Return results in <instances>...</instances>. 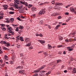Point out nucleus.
<instances>
[{
    "label": "nucleus",
    "instance_id": "15",
    "mask_svg": "<svg viewBox=\"0 0 76 76\" xmlns=\"http://www.w3.org/2000/svg\"><path fill=\"white\" fill-rule=\"evenodd\" d=\"M8 58H9L7 57V55H5L4 56V59H6V60H8L9 59H8Z\"/></svg>",
    "mask_w": 76,
    "mask_h": 76
},
{
    "label": "nucleus",
    "instance_id": "16",
    "mask_svg": "<svg viewBox=\"0 0 76 76\" xmlns=\"http://www.w3.org/2000/svg\"><path fill=\"white\" fill-rule=\"evenodd\" d=\"M8 32H10V33H11V34H12V35H13L14 34V32H13L9 31L8 30Z\"/></svg>",
    "mask_w": 76,
    "mask_h": 76
},
{
    "label": "nucleus",
    "instance_id": "36",
    "mask_svg": "<svg viewBox=\"0 0 76 76\" xmlns=\"http://www.w3.org/2000/svg\"><path fill=\"white\" fill-rule=\"evenodd\" d=\"M26 6H28V7H29V6L28 5V4L26 2H25V4H24Z\"/></svg>",
    "mask_w": 76,
    "mask_h": 76
},
{
    "label": "nucleus",
    "instance_id": "53",
    "mask_svg": "<svg viewBox=\"0 0 76 76\" xmlns=\"http://www.w3.org/2000/svg\"><path fill=\"white\" fill-rule=\"evenodd\" d=\"M35 9V7H33L32 8H31V10H34Z\"/></svg>",
    "mask_w": 76,
    "mask_h": 76
},
{
    "label": "nucleus",
    "instance_id": "10",
    "mask_svg": "<svg viewBox=\"0 0 76 76\" xmlns=\"http://www.w3.org/2000/svg\"><path fill=\"white\" fill-rule=\"evenodd\" d=\"M15 3H17L19 4V0H14Z\"/></svg>",
    "mask_w": 76,
    "mask_h": 76
},
{
    "label": "nucleus",
    "instance_id": "31",
    "mask_svg": "<svg viewBox=\"0 0 76 76\" xmlns=\"http://www.w3.org/2000/svg\"><path fill=\"white\" fill-rule=\"evenodd\" d=\"M75 46V44H73V45H72V46H71V48L73 49V48H74V47Z\"/></svg>",
    "mask_w": 76,
    "mask_h": 76
},
{
    "label": "nucleus",
    "instance_id": "43",
    "mask_svg": "<svg viewBox=\"0 0 76 76\" xmlns=\"http://www.w3.org/2000/svg\"><path fill=\"white\" fill-rule=\"evenodd\" d=\"M0 54H3V51L1 50H0Z\"/></svg>",
    "mask_w": 76,
    "mask_h": 76
},
{
    "label": "nucleus",
    "instance_id": "19",
    "mask_svg": "<svg viewBox=\"0 0 76 76\" xmlns=\"http://www.w3.org/2000/svg\"><path fill=\"white\" fill-rule=\"evenodd\" d=\"M5 45L6 46H7V47H8V46H10V45H10V43H6V45L5 44Z\"/></svg>",
    "mask_w": 76,
    "mask_h": 76
},
{
    "label": "nucleus",
    "instance_id": "11",
    "mask_svg": "<svg viewBox=\"0 0 76 76\" xmlns=\"http://www.w3.org/2000/svg\"><path fill=\"white\" fill-rule=\"evenodd\" d=\"M14 21V18H11L10 19V22H13V21Z\"/></svg>",
    "mask_w": 76,
    "mask_h": 76
},
{
    "label": "nucleus",
    "instance_id": "20",
    "mask_svg": "<svg viewBox=\"0 0 76 76\" xmlns=\"http://www.w3.org/2000/svg\"><path fill=\"white\" fill-rule=\"evenodd\" d=\"M9 14L10 15H13V14H14L15 13V12H9Z\"/></svg>",
    "mask_w": 76,
    "mask_h": 76
},
{
    "label": "nucleus",
    "instance_id": "21",
    "mask_svg": "<svg viewBox=\"0 0 76 76\" xmlns=\"http://www.w3.org/2000/svg\"><path fill=\"white\" fill-rule=\"evenodd\" d=\"M21 64L23 65V66H25V63L23 61H22L21 62Z\"/></svg>",
    "mask_w": 76,
    "mask_h": 76
},
{
    "label": "nucleus",
    "instance_id": "49",
    "mask_svg": "<svg viewBox=\"0 0 76 76\" xmlns=\"http://www.w3.org/2000/svg\"><path fill=\"white\" fill-rule=\"evenodd\" d=\"M39 36H40V37H42V34H40Z\"/></svg>",
    "mask_w": 76,
    "mask_h": 76
},
{
    "label": "nucleus",
    "instance_id": "6",
    "mask_svg": "<svg viewBox=\"0 0 76 76\" xmlns=\"http://www.w3.org/2000/svg\"><path fill=\"white\" fill-rule=\"evenodd\" d=\"M7 31H10L12 32V30H13V29H12V28L11 27H10L9 28H7Z\"/></svg>",
    "mask_w": 76,
    "mask_h": 76
},
{
    "label": "nucleus",
    "instance_id": "47",
    "mask_svg": "<svg viewBox=\"0 0 76 76\" xmlns=\"http://www.w3.org/2000/svg\"><path fill=\"white\" fill-rule=\"evenodd\" d=\"M62 46H63V45H60L58 46V48H60V47H62Z\"/></svg>",
    "mask_w": 76,
    "mask_h": 76
},
{
    "label": "nucleus",
    "instance_id": "60",
    "mask_svg": "<svg viewBox=\"0 0 76 76\" xmlns=\"http://www.w3.org/2000/svg\"><path fill=\"white\" fill-rule=\"evenodd\" d=\"M66 42H69V40L66 39L65 40Z\"/></svg>",
    "mask_w": 76,
    "mask_h": 76
},
{
    "label": "nucleus",
    "instance_id": "32",
    "mask_svg": "<svg viewBox=\"0 0 76 76\" xmlns=\"http://www.w3.org/2000/svg\"><path fill=\"white\" fill-rule=\"evenodd\" d=\"M7 71H5L4 73L5 74V76H6L7 75Z\"/></svg>",
    "mask_w": 76,
    "mask_h": 76
},
{
    "label": "nucleus",
    "instance_id": "35",
    "mask_svg": "<svg viewBox=\"0 0 76 76\" xmlns=\"http://www.w3.org/2000/svg\"><path fill=\"white\" fill-rule=\"evenodd\" d=\"M19 28L17 27L16 28V29L15 30V31L18 32V31H19Z\"/></svg>",
    "mask_w": 76,
    "mask_h": 76
},
{
    "label": "nucleus",
    "instance_id": "59",
    "mask_svg": "<svg viewBox=\"0 0 76 76\" xmlns=\"http://www.w3.org/2000/svg\"><path fill=\"white\" fill-rule=\"evenodd\" d=\"M73 58H72L70 59V61H73Z\"/></svg>",
    "mask_w": 76,
    "mask_h": 76
},
{
    "label": "nucleus",
    "instance_id": "9",
    "mask_svg": "<svg viewBox=\"0 0 76 76\" xmlns=\"http://www.w3.org/2000/svg\"><path fill=\"white\" fill-rule=\"evenodd\" d=\"M25 41L26 42V43H27L28 41H29V38H26L25 39Z\"/></svg>",
    "mask_w": 76,
    "mask_h": 76
},
{
    "label": "nucleus",
    "instance_id": "37",
    "mask_svg": "<svg viewBox=\"0 0 76 76\" xmlns=\"http://www.w3.org/2000/svg\"><path fill=\"white\" fill-rule=\"evenodd\" d=\"M3 16L1 15H0V19H3Z\"/></svg>",
    "mask_w": 76,
    "mask_h": 76
},
{
    "label": "nucleus",
    "instance_id": "45",
    "mask_svg": "<svg viewBox=\"0 0 76 76\" xmlns=\"http://www.w3.org/2000/svg\"><path fill=\"white\" fill-rule=\"evenodd\" d=\"M3 48L4 50H7V48L5 47H3Z\"/></svg>",
    "mask_w": 76,
    "mask_h": 76
},
{
    "label": "nucleus",
    "instance_id": "40",
    "mask_svg": "<svg viewBox=\"0 0 76 76\" xmlns=\"http://www.w3.org/2000/svg\"><path fill=\"white\" fill-rule=\"evenodd\" d=\"M61 16H59L58 17V19H61Z\"/></svg>",
    "mask_w": 76,
    "mask_h": 76
},
{
    "label": "nucleus",
    "instance_id": "22",
    "mask_svg": "<svg viewBox=\"0 0 76 76\" xmlns=\"http://www.w3.org/2000/svg\"><path fill=\"white\" fill-rule=\"evenodd\" d=\"M57 15V14L55 13H53L52 15H51V16H56Z\"/></svg>",
    "mask_w": 76,
    "mask_h": 76
},
{
    "label": "nucleus",
    "instance_id": "63",
    "mask_svg": "<svg viewBox=\"0 0 76 76\" xmlns=\"http://www.w3.org/2000/svg\"><path fill=\"white\" fill-rule=\"evenodd\" d=\"M0 62L1 63H3V60L2 59L0 60Z\"/></svg>",
    "mask_w": 76,
    "mask_h": 76
},
{
    "label": "nucleus",
    "instance_id": "46",
    "mask_svg": "<svg viewBox=\"0 0 76 76\" xmlns=\"http://www.w3.org/2000/svg\"><path fill=\"white\" fill-rule=\"evenodd\" d=\"M6 43H7V42H6V41H3V44H5V45L6 44Z\"/></svg>",
    "mask_w": 76,
    "mask_h": 76
},
{
    "label": "nucleus",
    "instance_id": "58",
    "mask_svg": "<svg viewBox=\"0 0 76 76\" xmlns=\"http://www.w3.org/2000/svg\"><path fill=\"white\" fill-rule=\"evenodd\" d=\"M64 73H67V70H65L64 71Z\"/></svg>",
    "mask_w": 76,
    "mask_h": 76
},
{
    "label": "nucleus",
    "instance_id": "39",
    "mask_svg": "<svg viewBox=\"0 0 76 76\" xmlns=\"http://www.w3.org/2000/svg\"><path fill=\"white\" fill-rule=\"evenodd\" d=\"M9 9L10 10H15L13 7L10 8Z\"/></svg>",
    "mask_w": 76,
    "mask_h": 76
},
{
    "label": "nucleus",
    "instance_id": "8",
    "mask_svg": "<svg viewBox=\"0 0 76 76\" xmlns=\"http://www.w3.org/2000/svg\"><path fill=\"white\" fill-rule=\"evenodd\" d=\"M38 41L39 42H40L41 44H42L43 43H45V41H43L42 40H38Z\"/></svg>",
    "mask_w": 76,
    "mask_h": 76
},
{
    "label": "nucleus",
    "instance_id": "62",
    "mask_svg": "<svg viewBox=\"0 0 76 76\" xmlns=\"http://www.w3.org/2000/svg\"><path fill=\"white\" fill-rule=\"evenodd\" d=\"M12 25L13 26H17V25H15L14 24H12Z\"/></svg>",
    "mask_w": 76,
    "mask_h": 76
},
{
    "label": "nucleus",
    "instance_id": "64",
    "mask_svg": "<svg viewBox=\"0 0 76 76\" xmlns=\"http://www.w3.org/2000/svg\"><path fill=\"white\" fill-rule=\"evenodd\" d=\"M20 57H21V56H23V53H20Z\"/></svg>",
    "mask_w": 76,
    "mask_h": 76
},
{
    "label": "nucleus",
    "instance_id": "28",
    "mask_svg": "<svg viewBox=\"0 0 76 76\" xmlns=\"http://www.w3.org/2000/svg\"><path fill=\"white\" fill-rule=\"evenodd\" d=\"M63 39V37H59V39L60 41L62 40Z\"/></svg>",
    "mask_w": 76,
    "mask_h": 76
},
{
    "label": "nucleus",
    "instance_id": "30",
    "mask_svg": "<svg viewBox=\"0 0 76 76\" xmlns=\"http://www.w3.org/2000/svg\"><path fill=\"white\" fill-rule=\"evenodd\" d=\"M71 19H72V18L71 17H69V19H68L67 20H66V22H69V20H70Z\"/></svg>",
    "mask_w": 76,
    "mask_h": 76
},
{
    "label": "nucleus",
    "instance_id": "29",
    "mask_svg": "<svg viewBox=\"0 0 76 76\" xmlns=\"http://www.w3.org/2000/svg\"><path fill=\"white\" fill-rule=\"evenodd\" d=\"M18 69H23V66H18Z\"/></svg>",
    "mask_w": 76,
    "mask_h": 76
},
{
    "label": "nucleus",
    "instance_id": "48",
    "mask_svg": "<svg viewBox=\"0 0 76 76\" xmlns=\"http://www.w3.org/2000/svg\"><path fill=\"white\" fill-rule=\"evenodd\" d=\"M51 73V72L50 71L48 72L47 73H46V74H48V75H49V74L50 73Z\"/></svg>",
    "mask_w": 76,
    "mask_h": 76
},
{
    "label": "nucleus",
    "instance_id": "42",
    "mask_svg": "<svg viewBox=\"0 0 76 76\" xmlns=\"http://www.w3.org/2000/svg\"><path fill=\"white\" fill-rule=\"evenodd\" d=\"M20 3L22 4H25V1L23 2L22 1H21Z\"/></svg>",
    "mask_w": 76,
    "mask_h": 76
},
{
    "label": "nucleus",
    "instance_id": "61",
    "mask_svg": "<svg viewBox=\"0 0 76 76\" xmlns=\"http://www.w3.org/2000/svg\"><path fill=\"white\" fill-rule=\"evenodd\" d=\"M44 55H47V53L45 52L44 53Z\"/></svg>",
    "mask_w": 76,
    "mask_h": 76
},
{
    "label": "nucleus",
    "instance_id": "44",
    "mask_svg": "<svg viewBox=\"0 0 76 76\" xmlns=\"http://www.w3.org/2000/svg\"><path fill=\"white\" fill-rule=\"evenodd\" d=\"M52 65H54V64H56V62H53L52 63Z\"/></svg>",
    "mask_w": 76,
    "mask_h": 76
},
{
    "label": "nucleus",
    "instance_id": "26",
    "mask_svg": "<svg viewBox=\"0 0 76 76\" xmlns=\"http://www.w3.org/2000/svg\"><path fill=\"white\" fill-rule=\"evenodd\" d=\"M0 66H1V67H4V64H0Z\"/></svg>",
    "mask_w": 76,
    "mask_h": 76
},
{
    "label": "nucleus",
    "instance_id": "27",
    "mask_svg": "<svg viewBox=\"0 0 76 76\" xmlns=\"http://www.w3.org/2000/svg\"><path fill=\"white\" fill-rule=\"evenodd\" d=\"M72 50H73V48L70 47H69V51H72Z\"/></svg>",
    "mask_w": 76,
    "mask_h": 76
},
{
    "label": "nucleus",
    "instance_id": "7",
    "mask_svg": "<svg viewBox=\"0 0 76 76\" xmlns=\"http://www.w3.org/2000/svg\"><path fill=\"white\" fill-rule=\"evenodd\" d=\"M70 10L71 11V12H74L75 11V10H76V8H75V9L73 8H71L70 9Z\"/></svg>",
    "mask_w": 76,
    "mask_h": 76
},
{
    "label": "nucleus",
    "instance_id": "2",
    "mask_svg": "<svg viewBox=\"0 0 76 76\" xmlns=\"http://www.w3.org/2000/svg\"><path fill=\"white\" fill-rule=\"evenodd\" d=\"M45 12H46V10L45 9H43L40 11V12H39V13L41 14H45Z\"/></svg>",
    "mask_w": 76,
    "mask_h": 76
},
{
    "label": "nucleus",
    "instance_id": "1",
    "mask_svg": "<svg viewBox=\"0 0 76 76\" xmlns=\"http://www.w3.org/2000/svg\"><path fill=\"white\" fill-rule=\"evenodd\" d=\"M45 67V66H41L39 69H37L36 70L34 71V73H35V72H39L40 70L42 69H43V68H44Z\"/></svg>",
    "mask_w": 76,
    "mask_h": 76
},
{
    "label": "nucleus",
    "instance_id": "52",
    "mask_svg": "<svg viewBox=\"0 0 76 76\" xmlns=\"http://www.w3.org/2000/svg\"><path fill=\"white\" fill-rule=\"evenodd\" d=\"M17 19L18 20H20V21L21 20L20 19V18H19V17H18L17 18Z\"/></svg>",
    "mask_w": 76,
    "mask_h": 76
},
{
    "label": "nucleus",
    "instance_id": "51",
    "mask_svg": "<svg viewBox=\"0 0 76 76\" xmlns=\"http://www.w3.org/2000/svg\"><path fill=\"white\" fill-rule=\"evenodd\" d=\"M51 3L52 4H55V2H54V1H52L51 2Z\"/></svg>",
    "mask_w": 76,
    "mask_h": 76
},
{
    "label": "nucleus",
    "instance_id": "38",
    "mask_svg": "<svg viewBox=\"0 0 76 76\" xmlns=\"http://www.w3.org/2000/svg\"><path fill=\"white\" fill-rule=\"evenodd\" d=\"M39 23L40 24H43V21L42 20H41L39 22Z\"/></svg>",
    "mask_w": 76,
    "mask_h": 76
},
{
    "label": "nucleus",
    "instance_id": "4",
    "mask_svg": "<svg viewBox=\"0 0 76 76\" xmlns=\"http://www.w3.org/2000/svg\"><path fill=\"white\" fill-rule=\"evenodd\" d=\"M3 7H4L3 9L4 10H7V7H8V5H3Z\"/></svg>",
    "mask_w": 76,
    "mask_h": 76
},
{
    "label": "nucleus",
    "instance_id": "50",
    "mask_svg": "<svg viewBox=\"0 0 76 76\" xmlns=\"http://www.w3.org/2000/svg\"><path fill=\"white\" fill-rule=\"evenodd\" d=\"M65 15H69V12H66L65 13Z\"/></svg>",
    "mask_w": 76,
    "mask_h": 76
},
{
    "label": "nucleus",
    "instance_id": "54",
    "mask_svg": "<svg viewBox=\"0 0 76 76\" xmlns=\"http://www.w3.org/2000/svg\"><path fill=\"white\" fill-rule=\"evenodd\" d=\"M6 26H7V28H10V26H9V25H7Z\"/></svg>",
    "mask_w": 76,
    "mask_h": 76
},
{
    "label": "nucleus",
    "instance_id": "41",
    "mask_svg": "<svg viewBox=\"0 0 76 76\" xmlns=\"http://www.w3.org/2000/svg\"><path fill=\"white\" fill-rule=\"evenodd\" d=\"M71 6V5H68L66 7V8H68L69 7H70Z\"/></svg>",
    "mask_w": 76,
    "mask_h": 76
},
{
    "label": "nucleus",
    "instance_id": "55",
    "mask_svg": "<svg viewBox=\"0 0 76 76\" xmlns=\"http://www.w3.org/2000/svg\"><path fill=\"white\" fill-rule=\"evenodd\" d=\"M0 43L1 44H3V41H1V42H0Z\"/></svg>",
    "mask_w": 76,
    "mask_h": 76
},
{
    "label": "nucleus",
    "instance_id": "33",
    "mask_svg": "<svg viewBox=\"0 0 76 76\" xmlns=\"http://www.w3.org/2000/svg\"><path fill=\"white\" fill-rule=\"evenodd\" d=\"M23 26H20L19 28L20 29H23Z\"/></svg>",
    "mask_w": 76,
    "mask_h": 76
},
{
    "label": "nucleus",
    "instance_id": "3",
    "mask_svg": "<svg viewBox=\"0 0 76 76\" xmlns=\"http://www.w3.org/2000/svg\"><path fill=\"white\" fill-rule=\"evenodd\" d=\"M13 6H14V7H15V8L16 9H21V7H18V5L16 4V3L14 4Z\"/></svg>",
    "mask_w": 76,
    "mask_h": 76
},
{
    "label": "nucleus",
    "instance_id": "56",
    "mask_svg": "<svg viewBox=\"0 0 76 76\" xmlns=\"http://www.w3.org/2000/svg\"><path fill=\"white\" fill-rule=\"evenodd\" d=\"M28 6H29V7H31L32 6V5H31L29 4Z\"/></svg>",
    "mask_w": 76,
    "mask_h": 76
},
{
    "label": "nucleus",
    "instance_id": "57",
    "mask_svg": "<svg viewBox=\"0 0 76 76\" xmlns=\"http://www.w3.org/2000/svg\"><path fill=\"white\" fill-rule=\"evenodd\" d=\"M44 3H41L40 5V6H42V5H44Z\"/></svg>",
    "mask_w": 76,
    "mask_h": 76
},
{
    "label": "nucleus",
    "instance_id": "14",
    "mask_svg": "<svg viewBox=\"0 0 76 76\" xmlns=\"http://www.w3.org/2000/svg\"><path fill=\"white\" fill-rule=\"evenodd\" d=\"M48 48H49V49L50 48H53V46L50 45V44L48 45Z\"/></svg>",
    "mask_w": 76,
    "mask_h": 76
},
{
    "label": "nucleus",
    "instance_id": "13",
    "mask_svg": "<svg viewBox=\"0 0 76 76\" xmlns=\"http://www.w3.org/2000/svg\"><path fill=\"white\" fill-rule=\"evenodd\" d=\"M23 39V37H20V40L21 41H23L24 40Z\"/></svg>",
    "mask_w": 76,
    "mask_h": 76
},
{
    "label": "nucleus",
    "instance_id": "23",
    "mask_svg": "<svg viewBox=\"0 0 76 76\" xmlns=\"http://www.w3.org/2000/svg\"><path fill=\"white\" fill-rule=\"evenodd\" d=\"M17 40H19L20 39V36H18L16 37Z\"/></svg>",
    "mask_w": 76,
    "mask_h": 76
},
{
    "label": "nucleus",
    "instance_id": "24",
    "mask_svg": "<svg viewBox=\"0 0 76 76\" xmlns=\"http://www.w3.org/2000/svg\"><path fill=\"white\" fill-rule=\"evenodd\" d=\"M23 72V71L22 70H20L19 71V73H20L21 74Z\"/></svg>",
    "mask_w": 76,
    "mask_h": 76
},
{
    "label": "nucleus",
    "instance_id": "17",
    "mask_svg": "<svg viewBox=\"0 0 76 76\" xmlns=\"http://www.w3.org/2000/svg\"><path fill=\"white\" fill-rule=\"evenodd\" d=\"M1 28L2 29V30H3L4 31H6V28H5V27H4L3 28L2 27H1Z\"/></svg>",
    "mask_w": 76,
    "mask_h": 76
},
{
    "label": "nucleus",
    "instance_id": "5",
    "mask_svg": "<svg viewBox=\"0 0 76 76\" xmlns=\"http://www.w3.org/2000/svg\"><path fill=\"white\" fill-rule=\"evenodd\" d=\"M55 4L57 6H60V5H63V4L61 3H56Z\"/></svg>",
    "mask_w": 76,
    "mask_h": 76
},
{
    "label": "nucleus",
    "instance_id": "34",
    "mask_svg": "<svg viewBox=\"0 0 76 76\" xmlns=\"http://www.w3.org/2000/svg\"><path fill=\"white\" fill-rule=\"evenodd\" d=\"M60 62H61V60L59 59L57 60V63H60Z\"/></svg>",
    "mask_w": 76,
    "mask_h": 76
},
{
    "label": "nucleus",
    "instance_id": "25",
    "mask_svg": "<svg viewBox=\"0 0 76 76\" xmlns=\"http://www.w3.org/2000/svg\"><path fill=\"white\" fill-rule=\"evenodd\" d=\"M60 25H57L56 26V27L55 28V29H58V28H59V27H60Z\"/></svg>",
    "mask_w": 76,
    "mask_h": 76
},
{
    "label": "nucleus",
    "instance_id": "12",
    "mask_svg": "<svg viewBox=\"0 0 76 76\" xmlns=\"http://www.w3.org/2000/svg\"><path fill=\"white\" fill-rule=\"evenodd\" d=\"M72 73H76V69L74 68L72 71Z\"/></svg>",
    "mask_w": 76,
    "mask_h": 76
},
{
    "label": "nucleus",
    "instance_id": "18",
    "mask_svg": "<svg viewBox=\"0 0 76 76\" xmlns=\"http://www.w3.org/2000/svg\"><path fill=\"white\" fill-rule=\"evenodd\" d=\"M31 42H30V43H28V44L26 45V46H30L31 45Z\"/></svg>",
    "mask_w": 76,
    "mask_h": 76
}]
</instances>
